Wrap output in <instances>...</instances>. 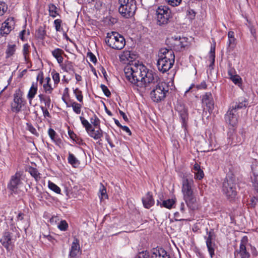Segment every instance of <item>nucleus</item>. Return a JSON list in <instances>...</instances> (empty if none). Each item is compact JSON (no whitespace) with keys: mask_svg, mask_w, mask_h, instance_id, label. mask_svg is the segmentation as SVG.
<instances>
[{"mask_svg":"<svg viewBox=\"0 0 258 258\" xmlns=\"http://www.w3.org/2000/svg\"><path fill=\"white\" fill-rule=\"evenodd\" d=\"M118 12L124 18L133 17L137 9L135 0H119Z\"/></svg>","mask_w":258,"mask_h":258,"instance_id":"obj_6","label":"nucleus"},{"mask_svg":"<svg viewBox=\"0 0 258 258\" xmlns=\"http://www.w3.org/2000/svg\"><path fill=\"white\" fill-rule=\"evenodd\" d=\"M22 175V172L17 171L11 177L8 184V188L12 194H18L20 193V188L23 185Z\"/></svg>","mask_w":258,"mask_h":258,"instance_id":"obj_7","label":"nucleus"},{"mask_svg":"<svg viewBox=\"0 0 258 258\" xmlns=\"http://www.w3.org/2000/svg\"><path fill=\"white\" fill-rule=\"evenodd\" d=\"M29 48L30 46L28 44L26 43L23 45V54L25 60L26 62H28L29 60Z\"/></svg>","mask_w":258,"mask_h":258,"instance_id":"obj_40","label":"nucleus"},{"mask_svg":"<svg viewBox=\"0 0 258 258\" xmlns=\"http://www.w3.org/2000/svg\"><path fill=\"white\" fill-rule=\"evenodd\" d=\"M48 133L51 139L54 142H56L57 140V135L56 132L53 129L49 128L48 130Z\"/></svg>","mask_w":258,"mask_h":258,"instance_id":"obj_49","label":"nucleus"},{"mask_svg":"<svg viewBox=\"0 0 258 258\" xmlns=\"http://www.w3.org/2000/svg\"><path fill=\"white\" fill-rule=\"evenodd\" d=\"M16 47V46L15 44H9L8 45V48L6 51L7 58L11 57L15 53Z\"/></svg>","mask_w":258,"mask_h":258,"instance_id":"obj_36","label":"nucleus"},{"mask_svg":"<svg viewBox=\"0 0 258 258\" xmlns=\"http://www.w3.org/2000/svg\"><path fill=\"white\" fill-rule=\"evenodd\" d=\"M143 203L146 208L149 209L154 204V201L152 196L150 192L146 195V197L142 199Z\"/></svg>","mask_w":258,"mask_h":258,"instance_id":"obj_26","label":"nucleus"},{"mask_svg":"<svg viewBox=\"0 0 258 258\" xmlns=\"http://www.w3.org/2000/svg\"><path fill=\"white\" fill-rule=\"evenodd\" d=\"M157 22L159 26H164L168 22L170 12L166 7H159L156 10Z\"/></svg>","mask_w":258,"mask_h":258,"instance_id":"obj_9","label":"nucleus"},{"mask_svg":"<svg viewBox=\"0 0 258 258\" xmlns=\"http://www.w3.org/2000/svg\"><path fill=\"white\" fill-rule=\"evenodd\" d=\"M202 103L203 106H206L209 112L213 110L214 105V102L211 92H206L202 95Z\"/></svg>","mask_w":258,"mask_h":258,"instance_id":"obj_15","label":"nucleus"},{"mask_svg":"<svg viewBox=\"0 0 258 258\" xmlns=\"http://www.w3.org/2000/svg\"><path fill=\"white\" fill-rule=\"evenodd\" d=\"M151 87L153 88L151 91L150 96L154 102H159L164 100L169 91V86L166 82L160 81L159 79L156 82L151 83L146 91L150 90Z\"/></svg>","mask_w":258,"mask_h":258,"instance_id":"obj_4","label":"nucleus"},{"mask_svg":"<svg viewBox=\"0 0 258 258\" xmlns=\"http://www.w3.org/2000/svg\"><path fill=\"white\" fill-rule=\"evenodd\" d=\"M124 71L127 80L139 87L142 92L146 91L151 83L156 82L159 79L156 73L143 64H130L125 67Z\"/></svg>","mask_w":258,"mask_h":258,"instance_id":"obj_1","label":"nucleus"},{"mask_svg":"<svg viewBox=\"0 0 258 258\" xmlns=\"http://www.w3.org/2000/svg\"><path fill=\"white\" fill-rule=\"evenodd\" d=\"M194 180L188 175L182 178L181 192L186 206L190 210H195L198 207V201L194 192Z\"/></svg>","mask_w":258,"mask_h":258,"instance_id":"obj_2","label":"nucleus"},{"mask_svg":"<svg viewBox=\"0 0 258 258\" xmlns=\"http://www.w3.org/2000/svg\"><path fill=\"white\" fill-rule=\"evenodd\" d=\"M248 243L247 237L243 236L240 241L239 246V249L238 253L239 254L241 258H249L250 253L247 251L246 245Z\"/></svg>","mask_w":258,"mask_h":258,"instance_id":"obj_17","label":"nucleus"},{"mask_svg":"<svg viewBox=\"0 0 258 258\" xmlns=\"http://www.w3.org/2000/svg\"><path fill=\"white\" fill-rule=\"evenodd\" d=\"M223 191L228 198H234L237 194L236 184L233 180L226 179L223 183Z\"/></svg>","mask_w":258,"mask_h":258,"instance_id":"obj_10","label":"nucleus"},{"mask_svg":"<svg viewBox=\"0 0 258 258\" xmlns=\"http://www.w3.org/2000/svg\"><path fill=\"white\" fill-rule=\"evenodd\" d=\"M179 210L183 214L185 213L186 207L183 202L181 203L179 206Z\"/></svg>","mask_w":258,"mask_h":258,"instance_id":"obj_64","label":"nucleus"},{"mask_svg":"<svg viewBox=\"0 0 258 258\" xmlns=\"http://www.w3.org/2000/svg\"><path fill=\"white\" fill-rule=\"evenodd\" d=\"M230 79L235 85L239 86L241 84V78L238 75H235Z\"/></svg>","mask_w":258,"mask_h":258,"instance_id":"obj_48","label":"nucleus"},{"mask_svg":"<svg viewBox=\"0 0 258 258\" xmlns=\"http://www.w3.org/2000/svg\"><path fill=\"white\" fill-rule=\"evenodd\" d=\"M207 84L205 81L202 82L199 85L197 86L198 89H205L207 88Z\"/></svg>","mask_w":258,"mask_h":258,"instance_id":"obj_60","label":"nucleus"},{"mask_svg":"<svg viewBox=\"0 0 258 258\" xmlns=\"http://www.w3.org/2000/svg\"><path fill=\"white\" fill-rule=\"evenodd\" d=\"M61 66V69L66 72L74 73V67L72 62L70 61H66L63 63L59 64Z\"/></svg>","mask_w":258,"mask_h":258,"instance_id":"obj_28","label":"nucleus"},{"mask_svg":"<svg viewBox=\"0 0 258 258\" xmlns=\"http://www.w3.org/2000/svg\"><path fill=\"white\" fill-rule=\"evenodd\" d=\"M8 7L3 2H0V16H3L7 11Z\"/></svg>","mask_w":258,"mask_h":258,"instance_id":"obj_51","label":"nucleus"},{"mask_svg":"<svg viewBox=\"0 0 258 258\" xmlns=\"http://www.w3.org/2000/svg\"><path fill=\"white\" fill-rule=\"evenodd\" d=\"M38 90V85L37 82H33L32 83L31 86L28 91V93L27 94V98L29 100V103L31 104L32 100L35 97L36 94H37Z\"/></svg>","mask_w":258,"mask_h":258,"instance_id":"obj_22","label":"nucleus"},{"mask_svg":"<svg viewBox=\"0 0 258 258\" xmlns=\"http://www.w3.org/2000/svg\"><path fill=\"white\" fill-rule=\"evenodd\" d=\"M236 46V39L235 38H228L227 50L228 52L233 50Z\"/></svg>","mask_w":258,"mask_h":258,"instance_id":"obj_37","label":"nucleus"},{"mask_svg":"<svg viewBox=\"0 0 258 258\" xmlns=\"http://www.w3.org/2000/svg\"><path fill=\"white\" fill-rule=\"evenodd\" d=\"M175 203V199H172L165 200L162 203H160L159 201H157V205H160L161 207H165L168 209H171Z\"/></svg>","mask_w":258,"mask_h":258,"instance_id":"obj_29","label":"nucleus"},{"mask_svg":"<svg viewBox=\"0 0 258 258\" xmlns=\"http://www.w3.org/2000/svg\"><path fill=\"white\" fill-rule=\"evenodd\" d=\"M2 244L6 248L8 251L12 249V242L11 234L9 232H5L0 240Z\"/></svg>","mask_w":258,"mask_h":258,"instance_id":"obj_19","label":"nucleus"},{"mask_svg":"<svg viewBox=\"0 0 258 258\" xmlns=\"http://www.w3.org/2000/svg\"><path fill=\"white\" fill-rule=\"evenodd\" d=\"M248 100L244 97H240L237 101L231 104L230 108L238 112L239 109L245 108L248 105Z\"/></svg>","mask_w":258,"mask_h":258,"instance_id":"obj_18","label":"nucleus"},{"mask_svg":"<svg viewBox=\"0 0 258 258\" xmlns=\"http://www.w3.org/2000/svg\"><path fill=\"white\" fill-rule=\"evenodd\" d=\"M68 162L72 165L74 167H76L78 166L80 164L79 161L76 158V157L72 153H69L68 156Z\"/></svg>","mask_w":258,"mask_h":258,"instance_id":"obj_34","label":"nucleus"},{"mask_svg":"<svg viewBox=\"0 0 258 258\" xmlns=\"http://www.w3.org/2000/svg\"><path fill=\"white\" fill-rule=\"evenodd\" d=\"M81 253L82 250L80 246L79 240L77 238H75L70 250V258H77Z\"/></svg>","mask_w":258,"mask_h":258,"instance_id":"obj_16","label":"nucleus"},{"mask_svg":"<svg viewBox=\"0 0 258 258\" xmlns=\"http://www.w3.org/2000/svg\"><path fill=\"white\" fill-rule=\"evenodd\" d=\"M51 53L52 56L56 59L59 64L62 63L63 58L62 55L64 54V51L62 49L58 48H55L51 51Z\"/></svg>","mask_w":258,"mask_h":258,"instance_id":"obj_24","label":"nucleus"},{"mask_svg":"<svg viewBox=\"0 0 258 258\" xmlns=\"http://www.w3.org/2000/svg\"><path fill=\"white\" fill-rule=\"evenodd\" d=\"M188 16L190 19H194L196 16V13L192 10H190L188 11Z\"/></svg>","mask_w":258,"mask_h":258,"instance_id":"obj_63","label":"nucleus"},{"mask_svg":"<svg viewBox=\"0 0 258 258\" xmlns=\"http://www.w3.org/2000/svg\"><path fill=\"white\" fill-rule=\"evenodd\" d=\"M182 0H166L169 5L172 7L178 6L181 2Z\"/></svg>","mask_w":258,"mask_h":258,"instance_id":"obj_56","label":"nucleus"},{"mask_svg":"<svg viewBox=\"0 0 258 258\" xmlns=\"http://www.w3.org/2000/svg\"><path fill=\"white\" fill-rule=\"evenodd\" d=\"M176 110L178 112L182 121V125L185 127L188 120V111L184 105L178 103L175 106Z\"/></svg>","mask_w":258,"mask_h":258,"instance_id":"obj_12","label":"nucleus"},{"mask_svg":"<svg viewBox=\"0 0 258 258\" xmlns=\"http://www.w3.org/2000/svg\"><path fill=\"white\" fill-rule=\"evenodd\" d=\"M24 93L23 91L19 88L17 89L14 94V100L11 104V109L14 112H19L26 103V101L23 97Z\"/></svg>","mask_w":258,"mask_h":258,"instance_id":"obj_8","label":"nucleus"},{"mask_svg":"<svg viewBox=\"0 0 258 258\" xmlns=\"http://www.w3.org/2000/svg\"><path fill=\"white\" fill-rule=\"evenodd\" d=\"M91 123L95 126L97 127L99 125L100 120L95 114L90 119Z\"/></svg>","mask_w":258,"mask_h":258,"instance_id":"obj_52","label":"nucleus"},{"mask_svg":"<svg viewBox=\"0 0 258 258\" xmlns=\"http://www.w3.org/2000/svg\"><path fill=\"white\" fill-rule=\"evenodd\" d=\"M74 94H75L77 100L80 103H83V96L82 92L78 88L73 90Z\"/></svg>","mask_w":258,"mask_h":258,"instance_id":"obj_39","label":"nucleus"},{"mask_svg":"<svg viewBox=\"0 0 258 258\" xmlns=\"http://www.w3.org/2000/svg\"><path fill=\"white\" fill-rule=\"evenodd\" d=\"M174 60L175 55L172 49H160L157 63L159 71L163 73L167 72L172 67Z\"/></svg>","mask_w":258,"mask_h":258,"instance_id":"obj_3","label":"nucleus"},{"mask_svg":"<svg viewBox=\"0 0 258 258\" xmlns=\"http://www.w3.org/2000/svg\"><path fill=\"white\" fill-rule=\"evenodd\" d=\"M105 42L110 47L116 50L122 49L125 45L124 38L116 32L108 33L105 38Z\"/></svg>","mask_w":258,"mask_h":258,"instance_id":"obj_5","label":"nucleus"},{"mask_svg":"<svg viewBox=\"0 0 258 258\" xmlns=\"http://www.w3.org/2000/svg\"><path fill=\"white\" fill-rule=\"evenodd\" d=\"M253 176L251 181L254 189L258 192V164H253L251 166Z\"/></svg>","mask_w":258,"mask_h":258,"instance_id":"obj_21","label":"nucleus"},{"mask_svg":"<svg viewBox=\"0 0 258 258\" xmlns=\"http://www.w3.org/2000/svg\"><path fill=\"white\" fill-rule=\"evenodd\" d=\"M46 35V32L42 27H40L36 31L37 37L41 39H43Z\"/></svg>","mask_w":258,"mask_h":258,"instance_id":"obj_46","label":"nucleus"},{"mask_svg":"<svg viewBox=\"0 0 258 258\" xmlns=\"http://www.w3.org/2000/svg\"><path fill=\"white\" fill-rule=\"evenodd\" d=\"M87 57L89 58L90 61L93 63H96L97 61V59L95 55L91 52H89L87 53Z\"/></svg>","mask_w":258,"mask_h":258,"instance_id":"obj_57","label":"nucleus"},{"mask_svg":"<svg viewBox=\"0 0 258 258\" xmlns=\"http://www.w3.org/2000/svg\"><path fill=\"white\" fill-rule=\"evenodd\" d=\"M135 258H150L149 252L147 250L140 252Z\"/></svg>","mask_w":258,"mask_h":258,"instance_id":"obj_54","label":"nucleus"},{"mask_svg":"<svg viewBox=\"0 0 258 258\" xmlns=\"http://www.w3.org/2000/svg\"><path fill=\"white\" fill-rule=\"evenodd\" d=\"M193 172L195 174V178L198 180H201L204 176V173L201 169V166L197 163L195 164L193 167Z\"/></svg>","mask_w":258,"mask_h":258,"instance_id":"obj_25","label":"nucleus"},{"mask_svg":"<svg viewBox=\"0 0 258 258\" xmlns=\"http://www.w3.org/2000/svg\"><path fill=\"white\" fill-rule=\"evenodd\" d=\"M57 10V7L54 4H50L48 5L49 15L50 17L55 18L59 15Z\"/></svg>","mask_w":258,"mask_h":258,"instance_id":"obj_33","label":"nucleus"},{"mask_svg":"<svg viewBox=\"0 0 258 258\" xmlns=\"http://www.w3.org/2000/svg\"><path fill=\"white\" fill-rule=\"evenodd\" d=\"M100 88L106 96L109 97L111 95L110 91L105 85L101 84Z\"/></svg>","mask_w":258,"mask_h":258,"instance_id":"obj_55","label":"nucleus"},{"mask_svg":"<svg viewBox=\"0 0 258 258\" xmlns=\"http://www.w3.org/2000/svg\"><path fill=\"white\" fill-rule=\"evenodd\" d=\"M26 128L32 134L36 136H38V134L37 132L36 128L30 123H26Z\"/></svg>","mask_w":258,"mask_h":258,"instance_id":"obj_50","label":"nucleus"},{"mask_svg":"<svg viewBox=\"0 0 258 258\" xmlns=\"http://www.w3.org/2000/svg\"><path fill=\"white\" fill-rule=\"evenodd\" d=\"M15 22L13 17H9L2 24L1 28V33L2 34L7 35L14 28Z\"/></svg>","mask_w":258,"mask_h":258,"instance_id":"obj_13","label":"nucleus"},{"mask_svg":"<svg viewBox=\"0 0 258 258\" xmlns=\"http://www.w3.org/2000/svg\"><path fill=\"white\" fill-rule=\"evenodd\" d=\"M204 238L206 239V243L214 241L215 235L213 230H211L210 231H207V235Z\"/></svg>","mask_w":258,"mask_h":258,"instance_id":"obj_38","label":"nucleus"},{"mask_svg":"<svg viewBox=\"0 0 258 258\" xmlns=\"http://www.w3.org/2000/svg\"><path fill=\"white\" fill-rule=\"evenodd\" d=\"M29 172L30 174L36 180H38V178H40L39 173L37 170L34 168H30L29 170Z\"/></svg>","mask_w":258,"mask_h":258,"instance_id":"obj_47","label":"nucleus"},{"mask_svg":"<svg viewBox=\"0 0 258 258\" xmlns=\"http://www.w3.org/2000/svg\"><path fill=\"white\" fill-rule=\"evenodd\" d=\"M68 107H72L73 111L77 114L81 113L82 105L80 103H78L75 101H71V104L68 105Z\"/></svg>","mask_w":258,"mask_h":258,"instance_id":"obj_31","label":"nucleus"},{"mask_svg":"<svg viewBox=\"0 0 258 258\" xmlns=\"http://www.w3.org/2000/svg\"><path fill=\"white\" fill-rule=\"evenodd\" d=\"M171 47L175 51H181L186 45L187 38L177 36L172 37L169 39Z\"/></svg>","mask_w":258,"mask_h":258,"instance_id":"obj_11","label":"nucleus"},{"mask_svg":"<svg viewBox=\"0 0 258 258\" xmlns=\"http://www.w3.org/2000/svg\"><path fill=\"white\" fill-rule=\"evenodd\" d=\"M238 112L229 108L225 115V120L227 123L232 126H235L238 122Z\"/></svg>","mask_w":258,"mask_h":258,"instance_id":"obj_14","label":"nucleus"},{"mask_svg":"<svg viewBox=\"0 0 258 258\" xmlns=\"http://www.w3.org/2000/svg\"><path fill=\"white\" fill-rule=\"evenodd\" d=\"M62 21L60 19H56L54 21V25L56 31L60 32L63 30L61 27Z\"/></svg>","mask_w":258,"mask_h":258,"instance_id":"obj_45","label":"nucleus"},{"mask_svg":"<svg viewBox=\"0 0 258 258\" xmlns=\"http://www.w3.org/2000/svg\"><path fill=\"white\" fill-rule=\"evenodd\" d=\"M215 59V43L211 46V49L209 52V60L211 63L209 65L210 67H213L214 64Z\"/></svg>","mask_w":258,"mask_h":258,"instance_id":"obj_32","label":"nucleus"},{"mask_svg":"<svg viewBox=\"0 0 258 258\" xmlns=\"http://www.w3.org/2000/svg\"><path fill=\"white\" fill-rule=\"evenodd\" d=\"M80 119L83 126L85 128L86 132H87L90 128H92V126L87 120L84 118L83 116H80Z\"/></svg>","mask_w":258,"mask_h":258,"instance_id":"obj_42","label":"nucleus"},{"mask_svg":"<svg viewBox=\"0 0 258 258\" xmlns=\"http://www.w3.org/2000/svg\"><path fill=\"white\" fill-rule=\"evenodd\" d=\"M103 2L101 0H97L94 4L96 9L99 10L102 7Z\"/></svg>","mask_w":258,"mask_h":258,"instance_id":"obj_61","label":"nucleus"},{"mask_svg":"<svg viewBox=\"0 0 258 258\" xmlns=\"http://www.w3.org/2000/svg\"><path fill=\"white\" fill-rule=\"evenodd\" d=\"M40 108L44 117H50V114L48 110V109H49V108L44 107L43 106H41Z\"/></svg>","mask_w":258,"mask_h":258,"instance_id":"obj_58","label":"nucleus"},{"mask_svg":"<svg viewBox=\"0 0 258 258\" xmlns=\"http://www.w3.org/2000/svg\"><path fill=\"white\" fill-rule=\"evenodd\" d=\"M87 132L90 137L96 140L100 139L103 136V131L100 127L97 130L92 127Z\"/></svg>","mask_w":258,"mask_h":258,"instance_id":"obj_23","label":"nucleus"},{"mask_svg":"<svg viewBox=\"0 0 258 258\" xmlns=\"http://www.w3.org/2000/svg\"><path fill=\"white\" fill-rule=\"evenodd\" d=\"M151 258H170V256L164 249L157 247L152 249Z\"/></svg>","mask_w":258,"mask_h":258,"instance_id":"obj_20","label":"nucleus"},{"mask_svg":"<svg viewBox=\"0 0 258 258\" xmlns=\"http://www.w3.org/2000/svg\"><path fill=\"white\" fill-rule=\"evenodd\" d=\"M235 69L233 68L230 67L228 70V74L229 76V78L234 76L235 74Z\"/></svg>","mask_w":258,"mask_h":258,"instance_id":"obj_62","label":"nucleus"},{"mask_svg":"<svg viewBox=\"0 0 258 258\" xmlns=\"http://www.w3.org/2000/svg\"><path fill=\"white\" fill-rule=\"evenodd\" d=\"M46 82L43 85V88L46 93L51 94L53 90V88L50 84L51 79L47 77L45 78Z\"/></svg>","mask_w":258,"mask_h":258,"instance_id":"obj_30","label":"nucleus"},{"mask_svg":"<svg viewBox=\"0 0 258 258\" xmlns=\"http://www.w3.org/2000/svg\"><path fill=\"white\" fill-rule=\"evenodd\" d=\"M257 201V199H256L255 197L251 198L249 204V206L251 208H255L256 206Z\"/></svg>","mask_w":258,"mask_h":258,"instance_id":"obj_59","label":"nucleus"},{"mask_svg":"<svg viewBox=\"0 0 258 258\" xmlns=\"http://www.w3.org/2000/svg\"><path fill=\"white\" fill-rule=\"evenodd\" d=\"M48 187L51 190H53L55 192H56L57 194L60 193V191H61L60 188L57 185H56L55 184H54V183L49 181Z\"/></svg>","mask_w":258,"mask_h":258,"instance_id":"obj_44","label":"nucleus"},{"mask_svg":"<svg viewBox=\"0 0 258 258\" xmlns=\"http://www.w3.org/2000/svg\"><path fill=\"white\" fill-rule=\"evenodd\" d=\"M100 195L99 196L100 200H102L103 199L107 198V195L106 193V189L105 187L102 184L100 183V188L99 190Z\"/></svg>","mask_w":258,"mask_h":258,"instance_id":"obj_41","label":"nucleus"},{"mask_svg":"<svg viewBox=\"0 0 258 258\" xmlns=\"http://www.w3.org/2000/svg\"><path fill=\"white\" fill-rule=\"evenodd\" d=\"M68 227V224L65 220H62L58 225V228L61 231H66Z\"/></svg>","mask_w":258,"mask_h":258,"instance_id":"obj_53","label":"nucleus"},{"mask_svg":"<svg viewBox=\"0 0 258 258\" xmlns=\"http://www.w3.org/2000/svg\"><path fill=\"white\" fill-rule=\"evenodd\" d=\"M39 100L41 102H43L45 104L44 107L50 108L51 106V98L49 96L45 94H40L38 95Z\"/></svg>","mask_w":258,"mask_h":258,"instance_id":"obj_27","label":"nucleus"},{"mask_svg":"<svg viewBox=\"0 0 258 258\" xmlns=\"http://www.w3.org/2000/svg\"><path fill=\"white\" fill-rule=\"evenodd\" d=\"M206 245L208 248V250L210 254V257L211 258H213V256L215 255V248L216 246L215 242L213 241L207 242Z\"/></svg>","mask_w":258,"mask_h":258,"instance_id":"obj_35","label":"nucleus"},{"mask_svg":"<svg viewBox=\"0 0 258 258\" xmlns=\"http://www.w3.org/2000/svg\"><path fill=\"white\" fill-rule=\"evenodd\" d=\"M52 79L54 81V85H57L60 81L59 74L55 70H52L51 73Z\"/></svg>","mask_w":258,"mask_h":258,"instance_id":"obj_43","label":"nucleus"}]
</instances>
